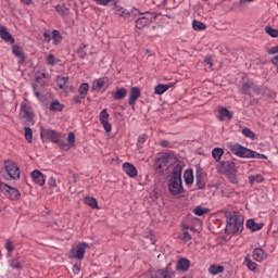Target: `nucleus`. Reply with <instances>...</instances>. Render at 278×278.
<instances>
[{"mask_svg": "<svg viewBox=\"0 0 278 278\" xmlns=\"http://www.w3.org/2000/svg\"><path fill=\"white\" fill-rule=\"evenodd\" d=\"M177 166H181V161L170 153H161L154 160V173L160 177H166L170 173V168L175 170Z\"/></svg>", "mask_w": 278, "mask_h": 278, "instance_id": "f257e3e1", "label": "nucleus"}, {"mask_svg": "<svg viewBox=\"0 0 278 278\" xmlns=\"http://www.w3.org/2000/svg\"><path fill=\"white\" fill-rule=\"evenodd\" d=\"M227 225H226V233L233 236H240L242 233V229H244V218L240 216L238 213H229L227 215Z\"/></svg>", "mask_w": 278, "mask_h": 278, "instance_id": "f03ea898", "label": "nucleus"}, {"mask_svg": "<svg viewBox=\"0 0 278 278\" xmlns=\"http://www.w3.org/2000/svg\"><path fill=\"white\" fill-rule=\"evenodd\" d=\"M181 165H177L174 170H172V177L168 181V190L173 197H178V194H184V186L181 184Z\"/></svg>", "mask_w": 278, "mask_h": 278, "instance_id": "7ed1b4c3", "label": "nucleus"}, {"mask_svg": "<svg viewBox=\"0 0 278 278\" xmlns=\"http://www.w3.org/2000/svg\"><path fill=\"white\" fill-rule=\"evenodd\" d=\"M240 90L241 94H248L249 97H253V94H262V88L251 79H243Z\"/></svg>", "mask_w": 278, "mask_h": 278, "instance_id": "20e7f679", "label": "nucleus"}, {"mask_svg": "<svg viewBox=\"0 0 278 278\" xmlns=\"http://www.w3.org/2000/svg\"><path fill=\"white\" fill-rule=\"evenodd\" d=\"M0 190L10 199V201H18L21 200V191L14 187H10V185L5 182L0 184Z\"/></svg>", "mask_w": 278, "mask_h": 278, "instance_id": "39448f33", "label": "nucleus"}, {"mask_svg": "<svg viewBox=\"0 0 278 278\" xmlns=\"http://www.w3.org/2000/svg\"><path fill=\"white\" fill-rule=\"evenodd\" d=\"M88 247L89 245L86 242L78 243L75 248H73L70 251V258L78 260L79 262H81V260H84L86 255V249H88Z\"/></svg>", "mask_w": 278, "mask_h": 278, "instance_id": "423d86ee", "label": "nucleus"}, {"mask_svg": "<svg viewBox=\"0 0 278 278\" xmlns=\"http://www.w3.org/2000/svg\"><path fill=\"white\" fill-rule=\"evenodd\" d=\"M4 170L9 175L10 179H21V168L12 161L4 162Z\"/></svg>", "mask_w": 278, "mask_h": 278, "instance_id": "0eeeda50", "label": "nucleus"}, {"mask_svg": "<svg viewBox=\"0 0 278 278\" xmlns=\"http://www.w3.org/2000/svg\"><path fill=\"white\" fill-rule=\"evenodd\" d=\"M216 169L222 174V175H228L229 173H236V163L233 161H223L220 162Z\"/></svg>", "mask_w": 278, "mask_h": 278, "instance_id": "6e6552de", "label": "nucleus"}, {"mask_svg": "<svg viewBox=\"0 0 278 278\" xmlns=\"http://www.w3.org/2000/svg\"><path fill=\"white\" fill-rule=\"evenodd\" d=\"M99 121H100L101 125L103 126L104 131H106V134H110V131H112V125L109 122L110 121V114H108L106 109H103L100 112Z\"/></svg>", "mask_w": 278, "mask_h": 278, "instance_id": "1a4fd4ad", "label": "nucleus"}, {"mask_svg": "<svg viewBox=\"0 0 278 278\" xmlns=\"http://www.w3.org/2000/svg\"><path fill=\"white\" fill-rule=\"evenodd\" d=\"M41 138L45 140H51V142H60V132L51 129H41L40 132Z\"/></svg>", "mask_w": 278, "mask_h": 278, "instance_id": "9d476101", "label": "nucleus"}, {"mask_svg": "<svg viewBox=\"0 0 278 278\" xmlns=\"http://www.w3.org/2000/svg\"><path fill=\"white\" fill-rule=\"evenodd\" d=\"M47 78V73H45V70H35V79H36V84L34 87V91H35V96L36 97H40V89H39V85L40 81H42V79Z\"/></svg>", "mask_w": 278, "mask_h": 278, "instance_id": "9b49d317", "label": "nucleus"}, {"mask_svg": "<svg viewBox=\"0 0 278 278\" xmlns=\"http://www.w3.org/2000/svg\"><path fill=\"white\" fill-rule=\"evenodd\" d=\"M231 152L238 157H250L251 155V149L244 148L240 144L232 146Z\"/></svg>", "mask_w": 278, "mask_h": 278, "instance_id": "f8f14e48", "label": "nucleus"}, {"mask_svg": "<svg viewBox=\"0 0 278 278\" xmlns=\"http://www.w3.org/2000/svg\"><path fill=\"white\" fill-rule=\"evenodd\" d=\"M21 110L24 114V118H26L27 125H34V113H31V108L23 102L21 104Z\"/></svg>", "mask_w": 278, "mask_h": 278, "instance_id": "ddd939ff", "label": "nucleus"}, {"mask_svg": "<svg viewBox=\"0 0 278 278\" xmlns=\"http://www.w3.org/2000/svg\"><path fill=\"white\" fill-rule=\"evenodd\" d=\"M123 170L124 173H126V175H128V177H138V169L136 168V166L131 163H124L123 164Z\"/></svg>", "mask_w": 278, "mask_h": 278, "instance_id": "4468645a", "label": "nucleus"}, {"mask_svg": "<svg viewBox=\"0 0 278 278\" xmlns=\"http://www.w3.org/2000/svg\"><path fill=\"white\" fill-rule=\"evenodd\" d=\"M138 99H140V88L132 87L130 89V96H129V100H128L129 105H131L134 108L136 105V101H138Z\"/></svg>", "mask_w": 278, "mask_h": 278, "instance_id": "2eb2a0df", "label": "nucleus"}, {"mask_svg": "<svg viewBox=\"0 0 278 278\" xmlns=\"http://www.w3.org/2000/svg\"><path fill=\"white\" fill-rule=\"evenodd\" d=\"M0 38L4 40V42H9L10 45H14V38L8 31L5 26H0Z\"/></svg>", "mask_w": 278, "mask_h": 278, "instance_id": "dca6fc26", "label": "nucleus"}, {"mask_svg": "<svg viewBox=\"0 0 278 278\" xmlns=\"http://www.w3.org/2000/svg\"><path fill=\"white\" fill-rule=\"evenodd\" d=\"M12 53L15 55V58H18V64H23V62H25V52L21 46H13Z\"/></svg>", "mask_w": 278, "mask_h": 278, "instance_id": "f3484780", "label": "nucleus"}, {"mask_svg": "<svg viewBox=\"0 0 278 278\" xmlns=\"http://www.w3.org/2000/svg\"><path fill=\"white\" fill-rule=\"evenodd\" d=\"M231 121L233 118V113H231L227 108H222L218 110V121Z\"/></svg>", "mask_w": 278, "mask_h": 278, "instance_id": "a211bd4d", "label": "nucleus"}, {"mask_svg": "<svg viewBox=\"0 0 278 278\" xmlns=\"http://www.w3.org/2000/svg\"><path fill=\"white\" fill-rule=\"evenodd\" d=\"M31 178L35 181V184H38V186H42L45 184V175L42 172L35 169L31 173Z\"/></svg>", "mask_w": 278, "mask_h": 278, "instance_id": "6ab92c4d", "label": "nucleus"}, {"mask_svg": "<svg viewBox=\"0 0 278 278\" xmlns=\"http://www.w3.org/2000/svg\"><path fill=\"white\" fill-rule=\"evenodd\" d=\"M176 268L177 270H182L184 273H186L190 268V261L188 258H180L177 262Z\"/></svg>", "mask_w": 278, "mask_h": 278, "instance_id": "aec40b11", "label": "nucleus"}, {"mask_svg": "<svg viewBox=\"0 0 278 278\" xmlns=\"http://www.w3.org/2000/svg\"><path fill=\"white\" fill-rule=\"evenodd\" d=\"M245 225L248 229H251L252 231H260V229L264 227V224H257L255 223V219H248Z\"/></svg>", "mask_w": 278, "mask_h": 278, "instance_id": "412c9836", "label": "nucleus"}, {"mask_svg": "<svg viewBox=\"0 0 278 278\" xmlns=\"http://www.w3.org/2000/svg\"><path fill=\"white\" fill-rule=\"evenodd\" d=\"M11 268L15 270H23V263L21 262V257L16 256L9 261Z\"/></svg>", "mask_w": 278, "mask_h": 278, "instance_id": "4be33fe9", "label": "nucleus"}, {"mask_svg": "<svg viewBox=\"0 0 278 278\" xmlns=\"http://www.w3.org/2000/svg\"><path fill=\"white\" fill-rule=\"evenodd\" d=\"M265 257L266 253L264 252V250H262V248H256L253 251V260H255V262H262Z\"/></svg>", "mask_w": 278, "mask_h": 278, "instance_id": "5701e85b", "label": "nucleus"}, {"mask_svg": "<svg viewBox=\"0 0 278 278\" xmlns=\"http://www.w3.org/2000/svg\"><path fill=\"white\" fill-rule=\"evenodd\" d=\"M173 86H175V84L169 83L168 85H157L154 88V93L155 94H164V92H166V90H168V88H173Z\"/></svg>", "mask_w": 278, "mask_h": 278, "instance_id": "b1692460", "label": "nucleus"}, {"mask_svg": "<svg viewBox=\"0 0 278 278\" xmlns=\"http://www.w3.org/2000/svg\"><path fill=\"white\" fill-rule=\"evenodd\" d=\"M104 87H105V79L99 78L98 80L93 81L91 86V90L99 92V90H101Z\"/></svg>", "mask_w": 278, "mask_h": 278, "instance_id": "393cba45", "label": "nucleus"}, {"mask_svg": "<svg viewBox=\"0 0 278 278\" xmlns=\"http://www.w3.org/2000/svg\"><path fill=\"white\" fill-rule=\"evenodd\" d=\"M149 25V17L142 16L136 20V28L137 29H144Z\"/></svg>", "mask_w": 278, "mask_h": 278, "instance_id": "a878e982", "label": "nucleus"}, {"mask_svg": "<svg viewBox=\"0 0 278 278\" xmlns=\"http://www.w3.org/2000/svg\"><path fill=\"white\" fill-rule=\"evenodd\" d=\"M224 153L225 150H223V148H214L212 151V157L215 160V162H220Z\"/></svg>", "mask_w": 278, "mask_h": 278, "instance_id": "bb28decb", "label": "nucleus"}, {"mask_svg": "<svg viewBox=\"0 0 278 278\" xmlns=\"http://www.w3.org/2000/svg\"><path fill=\"white\" fill-rule=\"evenodd\" d=\"M50 112H62L64 110V104L60 103V101H52L49 108Z\"/></svg>", "mask_w": 278, "mask_h": 278, "instance_id": "cd10ccee", "label": "nucleus"}, {"mask_svg": "<svg viewBox=\"0 0 278 278\" xmlns=\"http://www.w3.org/2000/svg\"><path fill=\"white\" fill-rule=\"evenodd\" d=\"M56 84L60 90H64L65 88H68V77L59 76L56 79Z\"/></svg>", "mask_w": 278, "mask_h": 278, "instance_id": "c85d7f7f", "label": "nucleus"}, {"mask_svg": "<svg viewBox=\"0 0 278 278\" xmlns=\"http://www.w3.org/2000/svg\"><path fill=\"white\" fill-rule=\"evenodd\" d=\"M211 275H219V273H225V267L222 265H211L208 268Z\"/></svg>", "mask_w": 278, "mask_h": 278, "instance_id": "c756f323", "label": "nucleus"}, {"mask_svg": "<svg viewBox=\"0 0 278 278\" xmlns=\"http://www.w3.org/2000/svg\"><path fill=\"white\" fill-rule=\"evenodd\" d=\"M125 97H127V89H125V88L117 89L113 96V98L116 101H119L121 99H125Z\"/></svg>", "mask_w": 278, "mask_h": 278, "instance_id": "7c9ffc66", "label": "nucleus"}, {"mask_svg": "<svg viewBox=\"0 0 278 278\" xmlns=\"http://www.w3.org/2000/svg\"><path fill=\"white\" fill-rule=\"evenodd\" d=\"M86 205H89L92 210H99V202L94 198H85Z\"/></svg>", "mask_w": 278, "mask_h": 278, "instance_id": "2f4dec72", "label": "nucleus"}, {"mask_svg": "<svg viewBox=\"0 0 278 278\" xmlns=\"http://www.w3.org/2000/svg\"><path fill=\"white\" fill-rule=\"evenodd\" d=\"M192 28L194 29V31H203V29H207V26L203 22L193 21Z\"/></svg>", "mask_w": 278, "mask_h": 278, "instance_id": "473e14b6", "label": "nucleus"}, {"mask_svg": "<svg viewBox=\"0 0 278 278\" xmlns=\"http://www.w3.org/2000/svg\"><path fill=\"white\" fill-rule=\"evenodd\" d=\"M185 177V184L190 186V184L194 182V175L192 174V170H186L184 174Z\"/></svg>", "mask_w": 278, "mask_h": 278, "instance_id": "72a5a7b5", "label": "nucleus"}, {"mask_svg": "<svg viewBox=\"0 0 278 278\" xmlns=\"http://www.w3.org/2000/svg\"><path fill=\"white\" fill-rule=\"evenodd\" d=\"M90 89V86L88 85V83H83L79 88H78V92L81 96V98H86V94H88V90Z\"/></svg>", "mask_w": 278, "mask_h": 278, "instance_id": "f704fd0d", "label": "nucleus"}, {"mask_svg": "<svg viewBox=\"0 0 278 278\" xmlns=\"http://www.w3.org/2000/svg\"><path fill=\"white\" fill-rule=\"evenodd\" d=\"M249 181L251 185L255 184H262L264 181V176H262V174H257L255 176H249Z\"/></svg>", "mask_w": 278, "mask_h": 278, "instance_id": "c9c22d12", "label": "nucleus"}, {"mask_svg": "<svg viewBox=\"0 0 278 278\" xmlns=\"http://www.w3.org/2000/svg\"><path fill=\"white\" fill-rule=\"evenodd\" d=\"M24 136H25V140H27V142L31 143V140H34V131L31 130V128L25 127Z\"/></svg>", "mask_w": 278, "mask_h": 278, "instance_id": "e433bc0d", "label": "nucleus"}, {"mask_svg": "<svg viewBox=\"0 0 278 278\" xmlns=\"http://www.w3.org/2000/svg\"><path fill=\"white\" fill-rule=\"evenodd\" d=\"M55 10H56L58 13L61 14V16H68V8H66V5L58 4L55 7Z\"/></svg>", "mask_w": 278, "mask_h": 278, "instance_id": "4c0bfd02", "label": "nucleus"}, {"mask_svg": "<svg viewBox=\"0 0 278 278\" xmlns=\"http://www.w3.org/2000/svg\"><path fill=\"white\" fill-rule=\"evenodd\" d=\"M242 134L245 138H250V140H257V135H255V132H253L251 129L249 128H244L242 130Z\"/></svg>", "mask_w": 278, "mask_h": 278, "instance_id": "58836bf2", "label": "nucleus"}, {"mask_svg": "<svg viewBox=\"0 0 278 278\" xmlns=\"http://www.w3.org/2000/svg\"><path fill=\"white\" fill-rule=\"evenodd\" d=\"M116 14L118 16H123L124 18H129L131 13L127 12V10L123 9L122 7H116Z\"/></svg>", "mask_w": 278, "mask_h": 278, "instance_id": "ea45409f", "label": "nucleus"}, {"mask_svg": "<svg viewBox=\"0 0 278 278\" xmlns=\"http://www.w3.org/2000/svg\"><path fill=\"white\" fill-rule=\"evenodd\" d=\"M210 212V208H204L202 206H197L193 210V214H195V216H203L205 214H207Z\"/></svg>", "mask_w": 278, "mask_h": 278, "instance_id": "a19ab883", "label": "nucleus"}, {"mask_svg": "<svg viewBox=\"0 0 278 278\" xmlns=\"http://www.w3.org/2000/svg\"><path fill=\"white\" fill-rule=\"evenodd\" d=\"M237 172H231L229 174H226L227 179L230 181V184H233L235 186H238V175Z\"/></svg>", "mask_w": 278, "mask_h": 278, "instance_id": "79ce46f5", "label": "nucleus"}, {"mask_svg": "<svg viewBox=\"0 0 278 278\" xmlns=\"http://www.w3.org/2000/svg\"><path fill=\"white\" fill-rule=\"evenodd\" d=\"M265 31L266 34H268V36H270L271 38H278V29H275L270 26H266L265 27Z\"/></svg>", "mask_w": 278, "mask_h": 278, "instance_id": "37998d69", "label": "nucleus"}, {"mask_svg": "<svg viewBox=\"0 0 278 278\" xmlns=\"http://www.w3.org/2000/svg\"><path fill=\"white\" fill-rule=\"evenodd\" d=\"M250 157H253L256 160H268V157L265 154H260L253 150H250Z\"/></svg>", "mask_w": 278, "mask_h": 278, "instance_id": "c03bdc74", "label": "nucleus"}, {"mask_svg": "<svg viewBox=\"0 0 278 278\" xmlns=\"http://www.w3.org/2000/svg\"><path fill=\"white\" fill-rule=\"evenodd\" d=\"M179 240H184V242H190V240H192V236H190V233L188 231H184L179 236Z\"/></svg>", "mask_w": 278, "mask_h": 278, "instance_id": "a18cd8bd", "label": "nucleus"}, {"mask_svg": "<svg viewBox=\"0 0 278 278\" xmlns=\"http://www.w3.org/2000/svg\"><path fill=\"white\" fill-rule=\"evenodd\" d=\"M72 271L74 273V275H79V273H81V261H79V263L74 264Z\"/></svg>", "mask_w": 278, "mask_h": 278, "instance_id": "49530a36", "label": "nucleus"}, {"mask_svg": "<svg viewBox=\"0 0 278 278\" xmlns=\"http://www.w3.org/2000/svg\"><path fill=\"white\" fill-rule=\"evenodd\" d=\"M67 142H68L70 148L75 147V134L74 132L68 134Z\"/></svg>", "mask_w": 278, "mask_h": 278, "instance_id": "de8ad7c7", "label": "nucleus"}, {"mask_svg": "<svg viewBox=\"0 0 278 278\" xmlns=\"http://www.w3.org/2000/svg\"><path fill=\"white\" fill-rule=\"evenodd\" d=\"M77 54H78L79 58H81L83 60H84V58H86V55H87V53H86V45H83L80 48H78Z\"/></svg>", "mask_w": 278, "mask_h": 278, "instance_id": "09e8293b", "label": "nucleus"}, {"mask_svg": "<svg viewBox=\"0 0 278 278\" xmlns=\"http://www.w3.org/2000/svg\"><path fill=\"white\" fill-rule=\"evenodd\" d=\"M55 144H59L60 149H62V151H68V149H71V146L61 141L59 139V142H55Z\"/></svg>", "mask_w": 278, "mask_h": 278, "instance_id": "8fccbe9b", "label": "nucleus"}, {"mask_svg": "<svg viewBox=\"0 0 278 278\" xmlns=\"http://www.w3.org/2000/svg\"><path fill=\"white\" fill-rule=\"evenodd\" d=\"M52 34H53L54 43L58 45L59 42H61L62 36H60V31L53 30Z\"/></svg>", "mask_w": 278, "mask_h": 278, "instance_id": "3c124183", "label": "nucleus"}, {"mask_svg": "<svg viewBox=\"0 0 278 278\" xmlns=\"http://www.w3.org/2000/svg\"><path fill=\"white\" fill-rule=\"evenodd\" d=\"M46 62L50 66H53L55 64V56L53 54H48Z\"/></svg>", "mask_w": 278, "mask_h": 278, "instance_id": "603ef678", "label": "nucleus"}, {"mask_svg": "<svg viewBox=\"0 0 278 278\" xmlns=\"http://www.w3.org/2000/svg\"><path fill=\"white\" fill-rule=\"evenodd\" d=\"M5 250L8 251V253H12V251H14V244L12 243V241L7 240Z\"/></svg>", "mask_w": 278, "mask_h": 278, "instance_id": "864d4df0", "label": "nucleus"}, {"mask_svg": "<svg viewBox=\"0 0 278 278\" xmlns=\"http://www.w3.org/2000/svg\"><path fill=\"white\" fill-rule=\"evenodd\" d=\"M247 264H248L249 270H256L257 269V264H255L253 261L248 260Z\"/></svg>", "mask_w": 278, "mask_h": 278, "instance_id": "5fc2aeb1", "label": "nucleus"}, {"mask_svg": "<svg viewBox=\"0 0 278 278\" xmlns=\"http://www.w3.org/2000/svg\"><path fill=\"white\" fill-rule=\"evenodd\" d=\"M48 185L50 186V188H58V181L53 177H50V179L48 180Z\"/></svg>", "mask_w": 278, "mask_h": 278, "instance_id": "6e6d98bb", "label": "nucleus"}, {"mask_svg": "<svg viewBox=\"0 0 278 278\" xmlns=\"http://www.w3.org/2000/svg\"><path fill=\"white\" fill-rule=\"evenodd\" d=\"M267 53L269 55H275L276 53H278V46L271 47L267 49Z\"/></svg>", "mask_w": 278, "mask_h": 278, "instance_id": "4d7b16f0", "label": "nucleus"}, {"mask_svg": "<svg viewBox=\"0 0 278 278\" xmlns=\"http://www.w3.org/2000/svg\"><path fill=\"white\" fill-rule=\"evenodd\" d=\"M96 3H99L100 5H109L112 0H93Z\"/></svg>", "mask_w": 278, "mask_h": 278, "instance_id": "13d9d810", "label": "nucleus"}, {"mask_svg": "<svg viewBox=\"0 0 278 278\" xmlns=\"http://www.w3.org/2000/svg\"><path fill=\"white\" fill-rule=\"evenodd\" d=\"M197 186H198L199 190H203L205 188V182H203L201 180V178H198Z\"/></svg>", "mask_w": 278, "mask_h": 278, "instance_id": "bf43d9fd", "label": "nucleus"}, {"mask_svg": "<svg viewBox=\"0 0 278 278\" xmlns=\"http://www.w3.org/2000/svg\"><path fill=\"white\" fill-rule=\"evenodd\" d=\"M147 142V135H141L138 138V144H144Z\"/></svg>", "mask_w": 278, "mask_h": 278, "instance_id": "052dcab7", "label": "nucleus"}, {"mask_svg": "<svg viewBox=\"0 0 278 278\" xmlns=\"http://www.w3.org/2000/svg\"><path fill=\"white\" fill-rule=\"evenodd\" d=\"M255 0H240L238 3V8H242V5H244V3H251Z\"/></svg>", "mask_w": 278, "mask_h": 278, "instance_id": "680f3d73", "label": "nucleus"}, {"mask_svg": "<svg viewBox=\"0 0 278 278\" xmlns=\"http://www.w3.org/2000/svg\"><path fill=\"white\" fill-rule=\"evenodd\" d=\"M271 64H275L277 73H278V55L271 58Z\"/></svg>", "mask_w": 278, "mask_h": 278, "instance_id": "e2e57ef3", "label": "nucleus"}, {"mask_svg": "<svg viewBox=\"0 0 278 278\" xmlns=\"http://www.w3.org/2000/svg\"><path fill=\"white\" fill-rule=\"evenodd\" d=\"M85 99V98H81V96H76L73 98V101L77 104L81 103V100Z\"/></svg>", "mask_w": 278, "mask_h": 278, "instance_id": "0e129e2a", "label": "nucleus"}, {"mask_svg": "<svg viewBox=\"0 0 278 278\" xmlns=\"http://www.w3.org/2000/svg\"><path fill=\"white\" fill-rule=\"evenodd\" d=\"M204 62H205V64H207V65L210 66V68H212V66H213L212 58H206V59L204 60Z\"/></svg>", "mask_w": 278, "mask_h": 278, "instance_id": "69168bd1", "label": "nucleus"}, {"mask_svg": "<svg viewBox=\"0 0 278 278\" xmlns=\"http://www.w3.org/2000/svg\"><path fill=\"white\" fill-rule=\"evenodd\" d=\"M43 38H45L46 42H50V40H51V35L45 33V34H43Z\"/></svg>", "mask_w": 278, "mask_h": 278, "instance_id": "338daca9", "label": "nucleus"}, {"mask_svg": "<svg viewBox=\"0 0 278 278\" xmlns=\"http://www.w3.org/2000/svg\"><path fill=\"white\" fill-rule=\"evenodd\" d=\"M161 147H163V148L168 147V141H166V140L161 141Z\"/></svg>", "mask_w": 278, "mask_h": 278, "instance_id": "774afa93", "label": "nucleus"}]
</instances>
